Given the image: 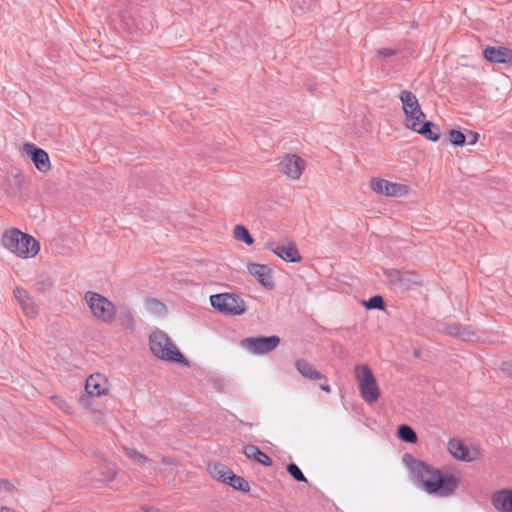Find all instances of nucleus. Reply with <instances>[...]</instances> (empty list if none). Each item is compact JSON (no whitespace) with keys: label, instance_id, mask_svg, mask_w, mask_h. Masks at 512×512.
Returning a JSON list of instances; mask_svg holds the SVG:
<instances>
[{"label":"nucleus","instance_id":"28","mask_svg":"<svg viewBox=\"0 0 512 512\" xmlns=\"http://www.w3.org/2000/svg\"><path fill=\"white\" fill-rule=\"evenodd\" d=\"M398 437L407 443L414 444L417 442V434L415 431L406 424H401L397 430Z\"/></svg>","mask_w":512,"mask_h":512},{"label":"nucleus","instance_id":"33","mask_svg":"<svg viewBox=\"0 0 512 512\" xmlns=\"http://www.w3.org/2000/svg\"><path fill=\"white\" fill-rule=\"evenodd\" d=\"M287 472L298 482H307L306 477L302 473L301 469L295 464L290 463L287 465Z\"/></svg>","mask_w":512,"mask_h":512},{"label":"nucleus","instance_id":"4","mask_svg":"<svg viewBox=\"0 0 512 512\" xmlns=\"http://www.w3.org/2000/svg\"><path fill=\"white\" fill-rule=\"evenodd\" d=\"M355 378L358 382V388L363 400L372 404L378 401L380 397L379 387L371 369L363 364L356 365L354 368Z\"/></svg>","mask_w":512,"mask_h":512},{"label":"nucleus","instance_id":"23","mask_svg":"<svg viewBox=\"0 0 512 512\" xmlns=\"http://www.w3.org/2000/svg\"><path fill=\"white\" fill-rule=\"evenodd\" d=\"M243 453L247 458L254 459L265 466L272 464V459L255 445L244 446Z\"/></svg>","mask_w":512,"mask_h":512},{"label":"nucleus","instance_id":"26","mask_svg":"<svg viewBox=\"0 0 512 512\" xmlns=\"http://www.w3.org/2000/svg\"><path fill=\"white\" fill-rule=\"evenodd\" d=\"M123 450L128 458L133 460L137 465L144 467L146 465H151L152 461L146 457L144 454L138 452L134 448L123 447Z\"/></svg>","mask_w":512,"mask_h":512},{"label":"nucleus","instance_id":"14","mask_svg":"<svg viewBox=\"0 0 512 512\" xmlns=\"http://www.w3.org/2000/svg\"><path fill=\"white\" fill-rule=\"evenodd\" d=\"M247 270L263 287L266 289L274 288L275 284L272 277V270L267 265L250 263L247 265Z\"/></svg>","mask_w":512,"mask_h":512},{"label":"nucleus","instance_id":"2","mask_svg":"<svg viewBox=\"0 0 512 512\" xmlns=\"http://www.w3.org/2000/svg\"><path fill=\"white\" fill-rule=\"evenodd\" d=\"M1 242L4 248L23 259L36 256L40 250V244L34 237L16 228L5 231Z\"/></svg>","mask_w":512,"mask_h":512},{"label":"nucleus","instance_id":"36","mask_svg":"<svg viewBox=\"0 0 512 512\" xmlns=\"http://www.w3.org/2000/svg\"><path fill=\"white\" fill-rule=\"evenodd\" d=\"M501 371L505 373L508 376L512 377V360L511 361H504L501 364Z\"/></svg>","mask_w":512,"mask_h":512},{"label":"nucleus","instance_id":"3","mask_svg":"<svg viewBox=\"0 0 512 512\" xmlns=\"http://www.w3.org/2000/svg\"><path fill=\"white\" fill-rule=\"evenodd\" d=\"M151 352L159 359L187 364L184 355L174 346L171 339L162 331L154 332L149 337Z\"/></svg>","mask_w":512,"mask_h":512},{"label":"nucleus","instance_id":"11","mask_svg":"<svg viewBox=\"0 0 512 512\" xmlns=\"http://www.w3.org/2000/svg\"><path fill=\"white\" fill-rule=\"evenodd\" d=\"M267 247L270 251L276 254L281 259L297 263L301 261V256L292 242L287 243H278V242H269L267 243Z\"/></svg>","mask_w":512,"mask_h":512},{"label":"nucleus","instance_id":"40","mask_svg":"<svg viewBox=\"0 0 512 512\" xmlns=\"http://www.w3.org/2000/svg\"><path fill=\"white\" fill-rule=\"evenodd\" d=\"M0 512H12V510L8 507H0Z\"/></svg>","mask_w":512,"mask_h":512},{"label":"nucleus","instance_id":"27","mask_svg":"<svg viewBox=\"0 0 512 512\" xmlns=\"http://www.w3.org/2000/svg\"><path fill=\"white\" fill-rule=\"evenodd\" d=\"M101 480L105 482L113 481L117 476V467L112 462L105 461L100 466Z\"/></svg>","mask_w":512,"mask_h":512},{"label":"nucleus","instance_id":"21","mask_svg":"<svg viewBox=\"0 0 512 512\" xmlns=\"http://www.w3.org/2000/svg\"><path fill=\"white\" fill-rule=\"evenodd\" d=\"M448 450L450 454L462 461H471L472 458L469 457V450L467 446L459 439L452 438L448 442Z\"/></svg>","mask_w":512,"mask_h":512},{"label":"nucleus","instance_id":"34","mask_svg":"<svg viewBox=\"0 0 512 512\" xmlns=\"http://www.w3.org/2000/svg\"><path fill=\"white\" fill-rule=\"evenodd\" d=\"M51 399L55 403V405H57L63 411H65L66 413H72V409L66 401H64L58 396H53Z\"/></svg>","mask_w":512,"mask_h":512},{"label":"nucleus","instance_id":"9","mask_svg":"<svg viewBox=\"0 0 512 512\" xmlns=\"http://www.w3.org/2000/svg\"><path fill=\"white\" fill-rule=\"evenodd\" d=\"M304 168L305 161L295 154L285 155L279 163V170L291 180H298Z\"/></svg>","mask_w":512,"mask_h":512},{"label":"nucleus","instance_id":"7","mask_svg":"<svg viewBox=\"0 0 512 512\" xmlns=\"http://www.w3.org/2000/svg\"><path fill=\"white\" fill-rule=\"evenodd\" d=\"M277 335L248 337L241 341V347L255 355H264L275 350L280 344Z\"/></svg>","mask_w":512,"mask_h":512},{"label":"nucleus","instance_id":"18","mask_svg":"<svg viewBox=\"0 0 512 512\" xmlns=\"http://www.w3.org/2000/svg\"><path fill=\"white\" fill-rule=\"evenodd\" d=\"M446 334L459 338L463 341L472 340L475 336V331L470 326H465L460 323H449L444 326Z\"/></svg>","mask_w":512,"mask_h":512},{"label":"nucleus","instance_id":"16","mask_svg":"<svg viewBox=\"0 0 512 512\" xmlns=\"http://www.w3.org/2000/svg\"><path fill=\"white\" fill-rule=\"evenodd\" d=\"M483 57L491 63H511L512 50L504 46H487L483 49Z\"/></svg>","mask_w":512,"mask_h":512},{"label":"nucleus","instance_id":"5","mask_svg":"<svg viewBox=\"0 0 512 512\" xmlns=\"http://www.w3.org/2000/svg\"><path fill=\"white\" fill-rule=\"evenodd\" d=\"M213 308L226 315H241L246 311L245 301L235 293H220L210 296Z\"/></svg>","mask_w":512,"mask_h":512},{"label":"nucleus","instance_id":"1","mask_svg":"<svg viewBox=\"0 0 512 512\" xmlns=\"http://www.w3.org/2000/svg\"><path fill=\"white\" fill-rule=\"evenodd\" d=\"M413 482L426 493L439 497H449L458 488V479L450 473H442L439 469L414 459L410 464Z\"/></svg>","mask_w":512,"mask_h":512},{"label":"nucleus","instance_id":"38","mask_svg":"<svg viewBox=\"0 0 512 512\" xmlns=\"http://www.w3.org/2000/svg\"><path fill=\"white\" fill-rule=\"evenodd\" d=\"M320 389L325 391L326 393H331V387L329 384H320Z\"/></svg>","mask_w":512,"mask_h":512},{"label":"nucleus","instance_id":"29","mask_svg":"<svg viewBox=\"0 0 512 512\" xmlns=\"http://www.w3.org/2000/svg\"><path fill=\"white\" fill-rule=\"evenodd\" d=\"M234 238L238 241H242L247 245L254 243V238L251 236L249 230L243 225H236L234 227Z\"/></svg>","mask_w":512,"mask_h":512},{"label":"nucleus","instance_id":"22","mask_svg":"<svg viewBox=\"0 0 512 512\" xmlns=\"http://www.w3.org/2000/svg\"><path fill=\"white\" fill-rule=\"evenodd\" d=\"M384 275L389 279V281L392 284L397 285L399 287H404L412 282H416L415 280L412 279L411 275L408 272L400 270H385Z\"/></svg>","mask_w":512,"mask_h":512},{"label":"nucleus","instance_id":"20","mask_svg":"<svg viewBox=\"0 0 512 512\" xmlns=\"http://www.w3.org/2000/svg\"><path fill=\"white\" fill-rule=\"evenodd\" d=\"M494 507L500 512H512V490L496 492L492 497Z\"/></svg>","mask_w":512,"mask_h":512},{"label":"nucleus","instance_id":"41","mask_svg":"<svg viewBox=\"0 0 512 512\" xmlns=\"http://www.w3.org/2000/svg\"><path fill=\"white\" fill-rule=\"evenodd\" d=\"M86 400H87V399H86V397H85V396H82V397L80 398V403H81L83 406H85V405H86Z\"/></svg>","mask_w":512,"mask_h":512},{"label":"nucleus","instance_id":"42","mask_svg":"<svg viewBox=\"0 0 512 512\" xmlns=\"http://www.w3.org/2000/svg\"><path fill=\"white\" fill-rule=\"evenodd\" d=\"M296 4H293V11L295 12Z\"/></svg>","mask_w":512,"mask_h":512},{"label":"nucleus","instance_id":"17","mask_svg":"<svg viewBox=\"0 0 512 512\" xmlns=\"http://www.w3.org/2000/svg\"><path fill=\"white\" fill-rule=\"evenodd\" d=\"M85 391L89 396H101L107 391L106 379L99 373L90 375L85 382Z\"/></svg>","mask_w":512,"mask_h":512},{"label":"nucleus","instance_id":"39","mask_svg":"<svg viewBox=\"0 0 512 512\" xmlns=\"http://www.w3.org/2000/svg\"><path fill=\"white\" fill-rule=\"evenodd\" d=\"M151 303L156 305V306L161 307L162 309L164 308V305L162 303H160L159 301H157V300H153V301H151Z\"/></svg>","mask_w":512,"mask_h":512},{"label":"nucleus","instance_id":"31","mask_svg":"<svg viewBox=\"0 0 512 512\" xmlns=\"http://www.w3.org/2000/svg\"><path fill=\"white\" fill-rule=\"evenodd\" d=\"M449 142L454 146H463L466 143V135L458 129L449 132Z\"/></svg>","mask_w":512,"mask_h":512},{"label":"nucleus","instance_id":"25","mask_svg":"<svg viewBox=\"0 0 512 512\" xmlns=\"http://www.w3.org/2000/svg\"><path fill=\"white\" fill-rule=\"evenodd\" d=\"M210 474L217 480H220L224 483L227 482L230 477L232 471L225 465L221 463H214L209 466Z\"/></svg>","mask_w":512,"mask_h":512},{"label":"nucleus","instance_id":"13","mask_svg":"<svg viewBox=\"0 0 512 512\" xmlns=\"http://www.w3.org/2000/svg\"><path fill=\"white\" fill-rule=\"evenodd\" d=\"M13 294L18 304L20 305L23 313L26 316L34 318L38 315V305L35 303L34 299L25 289L16 287L13 290Z\"/></svg>","mask_w":512,"mask_h":512},{"label":"nucleus","instance_id":"6","mask_svg":"<svg viewBox=\"0 0 512 512\" xmlns=\"http://www.w3.org/2000/svg\"><path fill=\"white\" fill-rule=\"evenodd\" d=\"M85 300L93 313V315L105 323H111L115 317L114 304L104 296L95 293L87 292Z\"/></svg>","mask_w":512,"mask_h":512},{"label":"nucleus","instance_id":"30","mask_svg":"<svg viewBox=\"0 0 512 512\" xmlns=\"http://www.w3.org/2000/svg\"><path fill=\"white\" fill-rule=\"evenodd\" d=\"M226 483H228L234 489L241 491V492H248L250 490L248 481H246L241 476H237V475L233 474V472L231 473V475L228 478Z\"/></svg>","mask_w":512,"mask_h":512},{"label":"nucleus","instance_id":"24","mask_svg":"<svg viewBox=\"0 0 512 512\" xmlns=\"http://www.w3.org/2000/svg\"><path fill=\"white\" fill-rule=\"evenodd\" d=\"M119 17L129 30L133 29L134 27H137V29L143 32H150L153 30L154 26L152 22H150L148 25H144L142 28H139L135 18L131 15V13L128 10L120 11Z\"/></svg>","mask_w":512,"mask_h":512},{"label":"nucleus","instance_id":"35","mask_svg":"<svg viewBox=\"0 0 512 512\" xmlns=\"http://www.w3.org/2000/svg\"><path fill=\"white\" fill-rule=\"evenodd\" d=\"M479 134L477 132L468 131L466 142L468 145H474L478 141Z\"/></svg>","mask_w":512,"mask_h":512},{"label":"nucleus","instance_id":"12","mask_svg":"<svg viewBox=\"0 0 512 512\" xmlns=\"http://www.w3.org/2000/svg\"><path fill=\"white\" fill-rule=\"evenodd\" d=\"M425 118H421L420 120H414L411 123L407 124V128L424 136L426 139L430 141H437L441 132L437 125H435L431 121H424Z\"/></svg>","mask_w":512,"mask_h":512},{"label":"nucleus","instance_id":"37","mask_svg":"<svg viewBox=\"0 0 512 512\" xmlns=\"http://www.w3.org/2000/svg\"><path fill=\"white\" fill-rule=\"evenodd\" d=\"M378 55L384 57V58H388V57H391L393 55L396 54V50L392 49V48H381L378 50Z\"/></svg>","mask_w":512,"mask_h":512},{"label":"nucleus","instance_id":"19","mask_svg":"<svg viewBox=\"0 0 512 512\" xmlns=\"http://www.w3.org/2000/svg\"><path fill=\"white\" fill-rule=\"evenodd\" d=\"M295 367L297 369V371L304 377V378H307L309 380H322V379H325L326 380V377L324 374H322L321 372H319L315 367L314 365H312L311 363H309L307 360L305 359H298L296 360L295 362Z\"/></svg>","mask_w":512,"mask_h":512},{"label":"nucleus","instance_id":"32","mask_svg":"<svg viewBox=\"0 0 512 512\" xmlns=\"http://www.w3.org/2000/svg\"><path fill=\"white\" fill-rule=\"evenodd\" d=\"M364 305L367 309L382 310L385 308L384 299L380 295H375V296L370 297L367 301L364 302Z\"/></svg>","mask_w":512,"mask_h":512},{"label":"nucleus","instance_id":"15","mask_svg":"<svg viewBox=\"0 0 512 512\" xmlns=\"http://www.w3.org/2000/svg\"><path fill=\"white\" fill-rule=\"evenodd\" d=\"M24 150L40 172L46 173L50 170V160L46 151L30 143L25 144Z\"/></svg>","mask_w":512,"mask_h":512},{"label":"nucleus","instance_id":"10","mask_svg":"<svg viewBox=\"0 0 512 512\" xmlns=\"http://www.w3.org/2000/svg\"><path fill=\"white\" fill-rule=\"evenodd\" d=\"M371 189L381 195L389 197H401L408 193V187L404 184L389 182L385 179H373Z\"/></svg>","mask_w":512,"mask_h":512},{"label":"nucleus","instance_id":"8","mask_svg":"<svg viewBox=\"0 0 512 512\" xmlns=\"http://www.w3.org/2000/svg\"><path fill=\"white\" fill-rule=\"evenodd\" d=\"M399 99L402 102V109L405 114V126L414 120L425 118L417 97L408 90H403L399 94Z\"/></svg>","mask_w":512,"mask_h":512}]
</instances>
